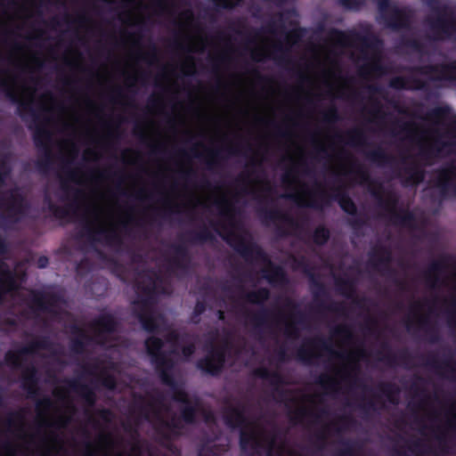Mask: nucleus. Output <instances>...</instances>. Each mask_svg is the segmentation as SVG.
I'll list each match as a JSON object with an SVG mask.
<instances>
[{"label": "nucleus", "instance_id": "f257e3e1", "mask_svg": "<svg viewBox=\"0 0 456 456\" xmlns=\"http://www.w3.org/2000/svg\"><path fill=\"white\" fill-rule=\"evenodd\" d=\"M251 287H256L252 276L240 281L234 289H227L225 296L232 308L245 314L246 324L261 335V338L266 334L270 338L269 344L273 346L274 355L268 360V366L263 363L256 370V375L269 381L273 398L284 403L296 423L313 428L323 444L336 442L342 432L352 428L353 421L347 416L332 415L325 403L330 397L342 395L348 405L365 403L370 390L359 370L361 362H370L365 345L356 340L346 325L338 326L329 340L318 338L305 342L297 351L298 357L305 362L327 358L330 371L322 374L317 385L303 392L285 387L277 369L278 363L289 356L287 340L297 336V308L285 297L271 314H252L248 305L261 303L267 298L268 291L265 289L249 290Z\"/></svg>", "mask_w": 456, "mask_h": 456}, {"label": "nucleus", "instance_id": "f03ea898", "mask_svg": "<svg viewBox=\"0 0 456 456\" xmlns=\"http://www.w3.org/2000/svg\"><path fill=\"white\" fill-rule=\"evenodd\" d=\"M240 180L232 187H216L210 191L194 192L189 199L192 208H202L216 216L214 225L218 233L246 259H255V269L262 279L274 285L283 284V271L274 266L266 255L252 242L251 236L241 223L239 210L248 199L257 200L261 210L283 233L294 232L292 216L280 208L282 201L292 200L298 206L322 208L330 200H337L345 212L354 214L355 206L346 190L352 180L362 184L376 198L379 205L392 223L410 229L418 234L426 222L427 215L419 210L408 213L396 205L397 196L390 182L381 183L370 173H329L323 184L316 173H281V184L273 186L265 173H241Z\"/></svg>", "mask_w": 456, "mask_h": 456}, {"label": "nucleus", "instance_id": "7ed1b4c3", "mask_svg": "<svg viewBox=\"0 0 456 456\" xmlns=\"http://www.w3.org/2000/svg\"><path fill=\"white\" fill-rule=\"evenodd\" d=\"M116 379V366L112 362L97 361L83 365L76 379L55 387L54 403L50 398L37 403V434L28 427L23 413L11 414L6 419L0 429V456H62L58 437L47 436L46 429L64 428L73 419L75 395L91 406L94 403V390L100 385L114 388Z\"/></svg>", "mask_w": 456, "mask_h": 456}, {"label": "nucleus", "instance_id": "20e7f679", "mask_svg": "<svg viewBox=\"0 0 456 456\" xmlns=\"http://www.w3.org/2000/svg\"><path fill=\"white\" fill-rule=\"evenodd\" d=\"M56 174L54 184L46 188L49 207L60 216L78 221L88 240L117 243L130 217L121 204L122 197L128 193L122 177L118 175L116 182L112 173Z\"/></svg>", "mask_w": 456, "mask_h": 456}, {"label": "nucleus", "instance_id": "39448f33", "mask_svg": "<svg viewBox=\"0 0 456 456\" xmlns=\"http://www.w3.org/2000/svg\"><path fill=\"white\" fill-rule=\"evenodd\" d=\"M145 346L163 383L169 387L170 395H150L141 400L134 422L139 425L144 419L159 430L167 428L177 433L183 423L193 421L200 405L197 399H191L183 387L172 379L169 370L175 362L187 360L193 354L194 343L191 338L180 339L176 332L171 331L165 344L151 337L145 341Z\"/></svg>", "mask_w": 456, "mask_h": 456}, {"label": "nucleus", "instance_id": "423d86ee", "mask_svg": "<svg viewBox=\"0 0 456 456\" xmlns=\"http://www.w3.org/2000/svg\"><path fill=\"white\" fill-rule=\"evenodd\" d=\"M422 280L430 297L411 304L406 319L408 330L426 328L436 317L443 316L456 332V256H442L424 272ZM456 372V365L452 368Z\"/></svg>", "mask_w": 456, "mask_h": 456}, {"label": "nucleus", "instance_id": "0eeeda50", "mask_svg": "<svg viewBox=\"0 0 456 456\" xmlns=\"http://www.w3.org/2000/svg\"><path fill=\"white\" fill-rule=\"evenodd\" d=\"M135 282L138 298L134 302V311L145 330L159 331L164 328V321L153 309L155 296L168 291L162 286V280L155 273L140 274Z\"/></svg>", "mask_w": 456, "mask_h": 456}, {"label": "nucleus", "instance_id": "6e6552de", "mask_svg": "<svg viewBox=\"0 0 456 456\" xmlns=\"http://www.w3.org/2000/svg\"><path fill=\"white\" fill-rule=\"evenodd\" d=\"M4 240L0 236V254L5 251ZM7 294L17 296L27 300V305L37 312H46L52 315L61 314L65 310L66 303L56 296L41 294L34 291L18 290L13 273L9 267L0 261V302Z\"/></svg>", "mask_w": 456, "mask_h": 456}, {"label": "nucleus", "instance_id": "1a4fd4ad", "mask_svg": "<svg viewBox=\"0 0 456 456\" xmlns=\"http://www.w3.org/2000/svg\"><path fill=\"white\" fill-rule=\"evenodd\" d=\"M0 87L5 94V96L13 103L17 104L18 115L22 120H27V115L32 119L29 129H33V141L38 150L48 151L52 142V134L41 120L39 113L33 107V100H21L9 83L0 77Z\"/></svg>", "mask_w": 456, "mask_h": 456}, {"label": "nucleus", "instance_id": "9d476101", "mask_svg": "<svg viewBox=\"0 0 456 456\" xmlns=\"http://www.w3.org/2000/svg\"><path fill=\"white\" fill-rule=\"evenodd\" d=\"M253 152L252 146L241 140L227 145L208 147L201 142H191L187 148L175 149V155L188 159H204L209 162L218 161L228 157L248 156Z\"/></svg>", "mask_w": 456, "mask_h": 456}, {"label": "nucleus", "instance_id": "9b49d317", "mask_svg": "<svg viewBox=\"0 0 456 456\" xmlns=\"http://www.w3.org/2000/svg\"><path fill=\"white\" fill-rule=\"evenodd\" d=\"M117 322L113 316L102 314L97 320L93 322L86 329L77 326L72 327V349L77 352H82L85 346L91 340L97 344H106L115 338Z\"/></svg>", "mask_w": 456, "mask_h": 456}, {"label": "nucleus", "instance_id": "f8f14e48", "mask_svg": "<svg viewBox=\"0 0 456 456\" xmlns=\"http://www.w3.org/2000/svg\"><path fill=\"white\" fill-rule=\"evenodd\" d=\"M234 353L238 358L243 359V354L247 353L246 348L240 349L234 345V337L227 335L222 339L215 338L211 340L206 357L198 362V366L208 373L218 372L223 367L225 354L229 355Z\"/></svg>", "mask_w": 456, "mask_h": 456}, {"label": "nucleus", "instance_id": "ddd939ff", "mask_svg": "<svg viewBox=\"0 0 456 456\" xmlns=\"http://www.w3.org/2000/svg\"><path fill=\"white\" fill-rule=\"evenodd\" d=\"M429 185L424 189L429 211L435 213L444 199H456V173H428Z\"/></svg>", "mask_w": 456, "mask_h": 456}, {"label": "nucleus", "instance_id": "4468645a", "mask_svg": "<svg viewBox=\"0 0 456 456\" xmlns=\"http://www.w3.org/2000/svg\"><path fill=\"white\" fill-rule=\"evenodd\" d=\"M9 173H0V185L8 179ZM25 213L23 198L18 189L0 195V215L3 217V224L10 226L20 221Z\"/></svg>", "mask_w": 456, "mask_h": 456}, {"label": "nucleus", "instance_id": "2eb2a0df", "mask_svg": "<svg viewBox=\"0 0 456 456\" xmlns=\"http://www.w3.org/2000/svg\"><path fill=\"white\" fill-rule=\"evenodd\" d=\"M53 362L59 360L56 355V350L53 345L46 340H40L32 343L31 345L21 348L19 351H10L6 354V363L13 368L23 367V364L35 361L37 357L49 356Z\"/></svg>", "mask_w": 456, "mask_h": 456}, {"label": "nucleus", "instance_id": "dca6fc26", "mask_svg": "<svg viewBox=\"0 0 456 456\" xmlns=\"http://www.w3.org/2000/svg\"><path fill=\"white\" fill-rule=\"evenodd\" d=\"M380 21L394 31L409 29L411 15L403 8L391 4L390 0H377Z\"/></svg>", "mask_w": 456, "mask_h": 456}, {"label": "nucleus", "instance_id": "f3484780", "mask_svg": "<svg viewBox=\"0 0 456 456\" xmlns=\"http://www.w3.org/2000/svg\"><path fill=\"white\" fill-rule=\"evenodd\" d=\"M436 17L428 18L427 21L430 29L435 33L436 39H449L456 33V18L453 12L444 4L434 8Z\"/></svg>", "mask_w": 456, "mask_h": 456}, {"label": "nucleus", "instance_id": "a211bd4d", "mask_svg": "<svg viewBox=\"0 0 456 456\" xmlns=\"http://www.w3.org/2000/svg\"><path fill=\"white\" fill-rule=\"evenodd\" d=\"M407 69L412 73L428 77L431 81L456 83V61L413 66Z\"/></svg>", "mask_w": 456, "mask_h": 456}, {"label": "nucleus", "instance_id": "6ab92c4d", "mask_svg": "<svg viewBox=\"0 0 456 456\" xmlns=\"http://www.w3.org/2000/svg\"><path fill=\"white\" fill-rule=\"evenodd\" d=\"M330 35L337 41L343 44L350 39L351 42L359 44L362 49L376 50L382 45L378 36L370 32L362 34L356 31H351L350 35L347 36L344 31L334 28L330 31Z\"/></svg>", "mask_w": 456, "mask_h": 456}, {"label": "nucleus", "instance_id": "aec40b11", "mask_svg": "<svg viewBox=\"0 0 456 456\" xmlns=\"http://www.w3.org/2000/svg\"><path fill=\"white\" fill-rule=\"evenodd\" d=\"M454 144H456L455 142L443 140L442 134H439L433 139L430 143L419 142V154L423 158L431 159L437 156L444 149L449 148Z\"/></svg>", "mask_w": 456, "mask_h": 456}, {"label": "nucleus", "instance_id": "412c9836", "mask_svg": "<svg viewBox=\"0 0 456 456\" xmlns=\"http://www.w3.org/2000/svg\"><path fill=\"white\" fill-rule=\"evenodd\" d=\"M388 85L395 90H428L427 82L415 77H394L389 80Z\"/></svg>", "mask_w": 456, "mask_h": 456}, {"label": "nucleus", "instance_id": "4be33fe9", "mask_svg": "<svg viewBox=\"0 0 456 456\" xmlns=\"http://www.w3.org/2000/svg\"><path fill=\"white\" fill-rule=\"evenodd\" d=\"M336 138L339 142H345L351 147H363L369 145L367 136L361 128L348 130L345 135L338 134Z\"/></svg>", "mask_w": 456, "mask_h": 456}, {"label": "nucleus", "instance_id": "5701e85b", "mask_svg": "<svg viewBox=\"0 0 456 456\" xmlns=\"http://www.w3.org/2000/svg\"><path fill=\"white\" fill-rule=\"evenodd\" d=\"M107 131L103 136L95 141L102 149L110 151L116 148V145L120 140V132L118 126H112L110 123L105 124Z\"/></svg>", "mask_w": 456, "mask_h": 456}, {"label": "nucleus", "instance_id": "b1692460", "mask_svg": "<svg viewBox=\"0 0 456 456\" xmlns=\"http://www.w3.org/2000/svg\"><path fill=\"white\" fill-rule=\"evenodd\" d=\"M134 134L139 138L140 142L146 145L151 155L160 156L166 154L167 147L163 142L151 141L144 131L137 127L134 129Z\"/></svg>", "mask_w": 456, "mask_h": 456}, {"label": "nucleus", "instance_id": "393cba45", "mask_svg": "<svg viewBox=\"0 0 456 456\" xmlns=\"http://www.w3.org/2000/svg\"><path fill=\"white\" fill-rule=\"evenodd\" d=\"M370 261L374 268L385 272L390 261V253L386 248L379 247L371 252Z\"/></svg>", "mask_w": 456, "mask_h": 456}, {"label": "nucleus", "instance_id": "a878e982", "mask_svg": "<svg viewBox=\"0 0 456 456\" xmlns=\"http://www.w3.org/2000/svg\"><path fill=\"white\" fill-rule=\"evenodd\" d=\"M37 171H49L48 169L45 168H39ZM57 171H112L111 169H101V168H90V169H80V168H67V169H58ZM115 171H198L197 169L193 168H178V169H173V168H158V169H150V168H138V169H116ZM204 171H214L211 168L205 169Z\"/></svg>", "mask_w": 456, "mask_h": 456}, {"label": "nucleus", "instance_id": "bb28decb", "mask_svg": "<svg viewBox=\"0 0 456 456\" xmlns=\"http://www.w3.org/2000/svg\"><path fill=\"white\" fill-rule=\"evenodd\" d=\"M37 376L35 368L27 366L22 370V386L29 395L37 393Z\"/></svg>", "mask_w": 456, "mask_h": 456}, {"label": "nucleus", "instance_id": "cd10ccee", "mask_svg": "<svg viewBox=\"0 0 456 456\" xmlns=\"http://www.w3.org/2000/svg\"><path fill=\"white\" fill-rule=\"evenodd\" d=\"M366 157L371 162L377 163L379 165L384 164L389 159V156L386 150L379 145L368 151L366 152Z\"/></svg>", "mask_w": 456, "mask_h": 456}, {"label": "nucleus", "instance_id": "c85d7f7f", "mask_svg": "<svg viewBox=\"0 0 456 456\" xmlns=\"http://www.w3.org/2000/svg\"><path fill=\"white\" fill-rule=\"evenodd\" d=\"M330 273L334 276V279L336 280V282L342 293L345 294L347 297H353L354 289L352 280L348 277H346L345 279L338 277L332 267H330Z\"/></svg>", "mask_w": 456, "mask_h": 456}, {"label": "nucleus", "instance_id": "c756f323", "mask_svg": "<svg viewBox=\"0 0 456 456\" xmlns=\"http://www.w3.org/2000/svg\"><path fill=\"white\" fill-rule=\"evenodd\" d=\"M272 58L280 65H289L291 63V59L287 55V50L281 45L273 46Z\"/></svg>", "mask_w": 456, "mask_h": 456}, {"label": "nucleus", "instance_id": "7c9ffc66", "mask_svg": "<svg viewBox=\"0 0 456 456\" xmlns=\"http://www.w3.org/2000/svg\"><path fill=\"white\" fill-rule=\"evenodd\" d=\"M398 179L405 186L416 185L424 179V173H398Z\"/></svg>", "mask_w": 456, "mask_h": 456}, {"label": "nucleus", "instance_id": "2f4dec72", "mask_svg": "<svg viewBox=\"0 0 456 456\" xmlns=\"http://www.w3.org/2000/svg\"><path fill=\"white\" fill-rule=\"evenodd\" d=\"M452 112V108L449 105L437 106L430 110L427 118L429 119H445Z\"/></svg>", "mask_w": 456, "mask_h": 456}, {"label": "nucleus", "instance_id": "473e14b6", "mask_svg": "<svg viewBox=\"0 0 456 456\" xmlns=\"http://www.w3.org/2000/svg\"><path fill=\"white\" fill-rule=\"evenodd\" d=\"M340 115L336 106L330 107L322 115V120L328 125H334L340 120Z\"/></svg>", "mask_w": 456, "mask_h": 456}, {"label": "nucleus", "instance_id": "72a5a7b5", "mask_svg": "<svg viewBox=\"0 0 456 456\" xmlns=\"http://www.w3.org/2000/svg\"><path fill=\"white\" fill-rule=\"evenodd\" d=\"M402 45L419 53L424 52L423 44L417 38H403Z\"/></svg>", "mask_w": 456, "mask_h": 456}, {"label": "nucleus", "instance_id": "f704fd0d", "mask_svg": "<svg viewBox=\"0 0 456 456\" xmlns=\"http://www.w3.org/2000/svg\"><path fill=\"white\" fill-rule=\"evenodd\" d=\"M339 5L349 11H359L365 4V0H338Z\"/></svg>", "mask_w": 456, "mask_h": 456}, {"label": "nucleus", "instance_id": "c9c22d12", "mask_svg": "<svg viewBox=\"0 0 456 456\" xmlns=\"http://www.w3.org/2000/svg\"><path fill=\"white\" fill-rule=\"evenodd\" d=\"M242 0H212L214 4L224 10H232L240 4Z\"/></svg>", "mask_w": 456, "mask_h": 456}, {"label": "nucleus", "instance_id": "e433bc0d", "mask_svg": "<svg viewBox=\"0 0 456 456\" xmlns=\"http://www.w3.org/2000/svg\"><path fill=\"white\" fill-rule=\"evenodd\" d=\"M329 238V232L323 227H318L314 235V240L317 244H323Z\"/></svg>", "mask_w": 456, "mask_h": 456}, {"label": "nucleus", "instance_id": "4c0bfd02", "mask_svg": "<svg viewBox=\"0 0 456 456\" xmlns=\"http://www.w3.org/2000/svg\"><path fill=\"white\" fill-rule=\"evenodd\" d=\"M157 56H158V49H157V46L153 44L151 46L150 52L143 53V54H140V58L142 60L149 61V62L157 61Z\"/></svg>", "mask_w": 456, "mask_h": 456}, {"label": "nucleus", "instance_id": "58836bf2", "mask_svg": "<svg viewBox=\"0 0 456 456\" xmlns=\"http://www.w3.org/2000/svg\"><path fill=\"white\" fill-rule=\"evenodd\" d=\"M311 142L317 154H326L328 152L326 145L317 140L315 136L311 137Z\"/></svg>", "mask_w": 456, "mask_h": 456}, {"label": "nucleus", "instance_id": "ea45409f", "mask_svg": "<svg viewBox=\"0 0 456 456\" xmlns=\"http://www.w3.org/2000/svg\"><path fill=\"white\" fill-rule=\"evenodd\" d=\"M288 264L295 270L302 269L304 272H309L307 266L303 260L299 261L295 257H289Z\"/></svg>", "mask_w": 456, "mask_h": 456}, {"label": "nucleus", "instance_id": "a19ab883", "mask_svg": "<svg viewBox=\"0 0 456 456\" xmlns=\"http://www.w3.org/2000/svg\"><path fill=\"white\" fill-rule=\"evenodd\" d=\"M377 334H378V329H377L376 323L372 319H370L368 321V327L364 330V335L370 337V336H377Z\"/></svg>", "mask_w": 456, "mask_h": 456}, {"label": "nucleus", "instance_id": "79ce46f5", "mask_svg": "<svg viewBox=\"0 0 456 456\" xmlns=\"http://www.w3.org/2000/svg\"><path fill=\"white\" fill-rule=\"evenodd\" d=\"M100 439H101V441L99 442V444H98L99 450L103 451V452H107L108 451V447H109V445L111 443L110 438L108 437L107 436L102 434L100 436Z\"/></svg>", "mask_w": 456, "mask_h": 456}, {"label": "nucleus", "instance_id": "37998d69", "mask_svg": "<svg viewBox=\"0 0 456 456\" xmlns=\"http://www.w3.org/2000/svg\"><path fill=\"white\" fill-rule=\"evenodd\" d=\"M205 310V306L202 303L198 302L193 312V316L191 317V321L193 322H198L199 319L197 318L200 314H202Z\"/></svg>", "mask_w": 456, "mask_h": 456}, {"label": "nucleus", "instance_id": "c03bdc74", "mask_svg": "<svg viewBox=\"0 0 456 456\" xmlns=\"http://www.w3.org/2000/svg\"><path fill=\"white\" fill-rule=\"evenodd\" d=\"M275 127L277 136L284 139H287L290 136L289 132L287 129H284L282 126L275 125Z\"/></svg>", "mask_w": 456, "mask_h": 456}, {"label": "nucleus", "instance_id": "a18cd8bd", "mask_svg": "<svg viewBox=\"0 0 456 456\" xmlns=\"http://www.w3.org/2000/svg\"><path fill=\"white\" fill-rule=\"evenodd\" d=\"M263 56L264 53L262 50L256 49L251 52V58L255 61H261L263 60Z\"/></svg>", "mask_w": 456, "mask_h": 456}, {"label": "nucleus", "instance_id": "49530a36", "mask_svg": "<svg viewBox=\"0 0 456 456\" xmlns=\"http://www.w3.org/2000/svg\"><path fill=\"white\" fill-rule=\"evenodd\" d=\"M102 420L108 422L112 419V413L109 411H102L99 416Z\"/></svg>", "mask_w": 456, "mask_h": 456}, {"label": "nucleus", "instance_id": "de8ad7c7", "mask_svg": "<svg viewBox=\"0 0 456 456\" xmlns=\"http://www.w3.org/2000/svg\"><path fill=\"white\" fill-rule=\"evenodd\" d=\"M370 69L372 71H376V72H382L383 71V67L379 63V61H373V62L370 64Z\"/></svg>", "mask_w": 456, "mask_h": 456}, {"label": "nucleus", "instance_id": "09e8293b", "mask_svg": "<svg viewBox=\"0 0 456 456\" xmlns=\"http://www.w3.org/2000/svg\"><path fill=\"white\" fill-rule=\"evenodd\" d=\"M114 92H115V94H116L118 97H119V98H125V97H126V96L123 94L122 90H121L120 88H117V89H115V91H114ZM127 99H129V97H127ZM130 100H131V101L127 102V105H129V106H134V105H133V103H134V99H133V98H130Z\"/></svg>", "mask_w": 456, "mask_h": 456}, {"label": "nucleus", "instance_id": "8fccbe9b", "mask_svg": "<svg viewBox=\"0 0 456 456\" xmlns=\"http://www.w3.org/2000/svg\"><path fill=\"white\" fill-rule=\"evenodd\" d=\"M352 303H354V307L355 309L359 308L361 312H362V308H364L366 305L365 302L357 300L355 298H352Z\"/></svg>", "mask_w": 456, "mask_h": 456}, {"label": "nucleus", "instance_id": "3c124183", "mask_svg": "<svg viewBox=\"0 0 456 456\" xmlns=\"http://www.w3.org/2000/svg\"><path fill=\"white\" fill-rule=\"evenodd\" d=\"M48 265V258L45 256H40L37 259V266L39 268H45Z\"/></svg>", "mask_w": 456, "mask_h": 456}, {"label": "nucleus", "instance_id": "603ef678", "mask_svg": "<svg viewBox=\"0 0 456 456\" xmlns=\"http://www.w3.org/2000/svg\"><path fill=\"white\" fill-rule=\"evenodd\" d=\"M149 106L155 108L160 104V100L155 97H150L148 100Z\"/></svg>", "mask_w": 456, "mask_h": 456}, {"label": "nucleus", "instance_id": "864d4df0", "mask_svg": "<svg viewBox=\"0 0 456 456\" xmlns=\"http://www.w3.org/2000/svg\"><path fill=\"white\" fill-rule=\"evenodd\" d=\"M321 171L330 172V171H366V170L365 169H362V168H358V169H345V168L336 169V168H332V167H325V168L322 169Z\"/></svg>", "mask_w": 456, "mask_h": 456}, {"label": "nucleus", "instance_id": "5fc2aeb1", "mask_svg": "<svg viewBox=\"0 0 456 456\" xmlns=\"http://www.w3.org/2000/svg\"><path fill=\"white\" fill-rule=\"evenodd\" d=\"M345 449L341 452L340 456H351L352 455V448L349 444H344Z\"/></svg>", "mask_w": 456, "mask_h": 456}, {"label": "nucleus", "instance_id": "6e6d98bb", "mask_svg": "<svg viewBox=\"0 0 456 456\" xmlns=\"http://www.w3.org/2000/svg\"><path fill=\"white\" fill-rule=\"evenodd\" d=\"M265 2L273 4L277 6H282L284 5L288 0H264Z\"/></svg>", "mask_w": 456, "mask_h": 456}, {"label": "nucleus", "instance_id": "4d7b16f0", "mask_svg": "<svg viewBox=\"0 0 456 456\" xmlns=\"http://www.w3.org/2000/svg\"><path fill=\"white\" fill-rule=\"evenodd\" d=\"M180 265L179 259L175 258L169 263L170 268L174 269L175 266H178Z\"/></svg>", "mask_w": 456, "mask_h": 456}, {"label": "nucleus", "instance_id": "13d9d810", "mask_svg": "<svg viewBox=\"0 0 456 456\" xmlns=\"http://www.w3.org/2000/svg\"><path fill=\"white\" fill-rule=\"evenodd\" d=\"M174 47L176 48V49H179V50H185L184 46L183 44H181L180 42L178 41H175L174 42L173 44Z\"/></svg>", "mask_w": 456, "mask_h": 456}, {"label": "nucleus", "instance_id": "bf43d9fd", "mask_svg": "<svg viewBox=\"0 0 456 456\" xmlns=\"http://www.w3.org/2000/svg\"><path fill=\"white\" fill-rule=\"evenodd\" d=\"M432 171H443V172L456 171V168H454V167H441V168H437V169H433Z\"/></svg>", "mask_w": 456, "mask_h": 456}, {"label": "nucleus", "instance_id": "052dcab7", "mask_svg": "<svg viewBox=\"0 0 456 456\" xmlns=\"http://www.w3.org/2000/svg\"><path fill=\"white\" fill-rule=\"evenodd\" d=\"M412 126V124H410V123H403L402 126H401V130L402 131H408L409 128Z\"/></svg>", "mask_w": 456, "mask_h": 456}, {"label": "nucleus", "instance_id": "680f3d73", "mask_svg": "<svg viewBox=\"0 0 456 456\" xmlns=\"http://www.w3.org/2000/svg\"><path fill=\"white\" fill-rule=\"evenodd\" d=\"M87 449H88L89 455H92L96 451V448H94V446L93 444H89L87 445Z\"/></svg>", "mask_w": 456, "mask_h": 456}, {"label": "nucleus", "instance_id": "e2e57ef3", "mask_svg": "<svg viewBox=\"0 0 456 456\" xmlns=\"http://www.w3.org/2000/svg\"><path fill=\"white\" fill-rule=\"evenodd\" d=\"M206 421L209 422L213 419V415L211 412H204Z\"/></svg>", "mask_w": 456, "mask_h": 456}, {"label": "nucleus", "instance_id": "0e129e2a", "mask_svg": "<svg viewBox=\"0 0 456 456\" xmlns=\"http://www.w3.org/2000/svg\"><path fill=\"white\" fill-rule=\"evenodd\" d=\"M187 134H188V137L185 139L184 142L191 143V141L194 139V135H192L189 133H187Z\"/></svg>", "mask_w": 456, "mask_h": 456}, {"label": "nucleus", "instance_id": "69168bd1", "mask_svg": "<svg viewBox=\"0 0 456 456\" xmlns=\"http://www.w3.org/2000/svg\"><path fill=\"white\" fill-rule=\"evenodd\" d=\"M51 23H52V25H53V27H55V26H59V25H60V22H59L58 19H57V18H55V17H53V18L51 20Z\"/></svg>", "mask_w": 456, "mask_h": 456}, {"label": "nucleus", "instance_id": "338daca9", "mask_svg": "<svg viewBox=\"0 0 456 456\" xmlns=\"http://www.w3.org/2000/svg\"><path fill=\"white\" fill-rule=\"evenodd\" d=\"M86 20L87 19L86 18V16H79L76 21H77L78 23H84Z\"/></svg>", "mask_w": 456, "mask_h": 456}, {"label": "nucleus", "instance_id": "774afa93", "mask_svg": "<svg viewBox=\"0 0 456 456\" xmlns=\"http://www.w3.org/2000/svg\"><path fill=\"white\" fill-rule=\"evenodd\" d=\"M164 0H159L157 4L159 8L164 9Z\"/></svg>", "mask_w": 456, "mask_h": 456}]
</instances>
